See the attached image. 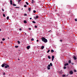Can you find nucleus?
I'll return each mask as SVG.
<instances>
[{
	"instance_id": "nucleus-14",
	"label": "nucleus",
	"mask_w": 77,
	"mask_h": 77,
	"mask_svg": "<svg viewBox=\"0 0 77 77\" xmlns=\"http://www.w3.org/2000/svg\"><path fill=\"white\" fill-rule=\"evenodd\" d=\"M71 60H69V61L68 63H69V64H70V63H71Z\"/></svg>"
},
{
	"instance_id": "nucleus-13",
	"label": "nucleus",
	"mask_w": 77,
	"mask_h": 77,
	"mask_svg": "<svg viewBox=\"0 0 77 77\" xmlns=\"http://www.w3.org/2000/svg\"><path fill=\"white\" fill-rule=\"evenodd\" d=\"M63 72H62V70H60V74H62V73Z\"/></svg>"
},
{
	"instance_id": "nucleus-17",
	"label": "nucleus",
	"mask_w": 77,
	"mask_h": 77,
	"mask_svg": "<svg viewBox=\"0 0 77 77\" xmlns=\"http://www.w3.org/2000/svg\"><path fill=\"white\" fill-rule=\"evenodd\" d=\"M51 53H53L54 52V50H51Z\"/></svg>"
},
{
	"instance_id": "nucleus-49",
	"label": "nucleus",
	"mask_w": 77,
	"mask_h": 77,
	"mask_svg": "<svg viewBox=\"0 0 77 77\" xmlns=\"http://www.w3.org/2000/svg\"><path fill=\"white\" fill-rule=\"evenodd\" d=\"M26 15H27V14H25V16H26Z\"/></svg>"
},
{
	"instance_id": "nucleus-47",
	"label": "nucleus",
	"mask_w": 77,
	"mask_h": 77,
	"mask_svg": "<svg viewBox=\"0 0 77 77\" xmlns=\"http://www.w3.org/2000/svg\"><path fill=\"white\" fill-rule=\"evenodd\" d=\"M36 41H37V42H38L39 41V40H37Z\"/></svg>"
},
{
	"instance_id": "nucleus-27",
	"label": "nucleus",
	"mask_w": 77,
	"mask_h": 77,
	"mask_svg": "<svg viewBox=\"0 0 77 77\" xmlns=\"http://www.w3.org/2000/svg\"><path fill=\"white\" fill-rule=\"evenodd\" d=\"M35 28H38V26H37L35 25Z\"/></svg>"
},
{
	"instance_id": "nucleus-23",
	"label": "nucleus",
	"mask_w": 77,
	"mask_h": 77,
	"mask_svg": "<svg viewBox=\"0 0 77 77\" xmlns=\"http://www.w3.org/2000/svg\"><path fill=\"white\" fill-rule=\"evenodd\" d=\"M13 6H17V5L15 4H13Z\"/></svg>"
},
{
	"instance_id": "nucleus-59",
	"label": "nucleus",
	"mask_w": 77,
	"mask_h": 77,
	"mask_svg": "<svg viewBox=\"0 0 77 77\" xmlns=\"http://www.w3.org/2000/svg\"><path fill=\"white\" fill-rule=\"evenodd\" d=\"M34 0H32V1H33Z\"/></svg>"
},
{
	"instance_id": "nucleus-57",
	"label": "nucleus",
	"mask_w": 77,
	"mask_h": 77,
	"mask_svg": "<svg viewBox=\"0 0 77 77\" xmlns=\"http://www.w3.org/2000/svg\"><path fill=\"white\" fill-rule=\"evenodd\" d=\"M0 31H1V29H0Z\"/></svg>"
},
{
	"instance_id": "nucleus-56",
	"label": "nucleus",
	"mask_w": 77,
	"mask_h": 77,
	"mask_svg": "<svg viewBox=\"0 0 77 77\" xmlns=\"http://www.w3.org/2000/svg\"><path fill=\"white\" fill-rule=\"evenodd\" d=\"M19 1H21V0H19Z\"/></svg>"
},
{
	"instance_id": "nucleus-34",
	"label": "nucleus",
	"mask_w": 77,
	"mask_h": 77,
	"mask_svg": "<svg viewBox=\"0 0 77 77\" xmlns=\"http://www.w3.org/2000/svg\"><path fill=\"white\" fill-rule=\"evenodd\" d=\"M2 41H5V39L3 38L2 39Z\"/></svg>"
},
{
	"instance_id": "nucleus-16",
	"label": "nucleus",
	"mask_w": 77,
	"mask_h": 77,
	"mask_svg": "<svg viewBox=\"0 0 77 77\" xmlns=\"http://www.w3.org/2000/svg\"><path fill=\"white\" fill-rule=\"evenodd\" d=\"M17 43L18 44H20V42L19 41H17Z\"/></svg>"
},
{
	"instance_id": "nucleus-20",
	"label": "nucleus",
	"mask_w": 77,
	"mask_h": 77,
	"mask_svg": "<svg viewBox=\"0 0 77 77\" xmlns=\"http://www.w3.org/2000/svg\"><path fill=\"white\" fill-rule=\"evenodd\" d=\"M26 3L27 5H29V3L27 2H26Z\"/></svg>"
},
{
	"instance_id": "nucleus-32",
	"label": "nucleus",
	"mask_w": 77,
	"mask_h": 77,
	"mask_svg": "<svg viewBox=\"0 0 77 77\" xmlns=\"http://www.w3.org/2000/svg\"><path fill=\"white\" fill-rule=\"evenodd\" d=\"M38 17H38V16H36V18H38Z\"/></svg>"
},
{
	"instance_id": "nucleus-15",
	"label": "nucleus",
	"mask_w": 77,
	"mask_h": 77,
	"mask_svg": "<svg viewBox=\"0 0 77 77\" xmlns=\"http://www.w3.org/2000/svg\"><path fill=\"white\" fill-rule=\"evenodd\" d=\"M24 23H25V24H26V23H27V21H26V20H24Z\"/></svg>"
},
{
	"instance_id": "nucleus-35",
	"label": "nucleus",
	"mask_w": 77,
	"mask_h": 77,
	"mask_svg": "<svg viewBox=\"0 0 77 77\" xmlns=\"http://www.w3.org/2000/svg\"><path fill=\"white\" fill-rule=\"evenodd\" d=\"M31 40L32 41H34V39L33 38H32L31 39Z\"/></svg>"
},
{
	"instance_id": "nucleus-11",
	"label": "nucleus",
	"mask_w": 77,
	"mask_h": 77,
	"mask_svg": "<svg viewBox=\"0 0 77 77\" xmlns=\"http://www.w3.org/2000/svg\"><path fill=\"white\" fill-rule=\"evenodd\" d=\"M44 48V46H42L41 47V49H42V50H43Z\"/></svg>"
},
{
	"instance_id": "nucleus-1",
	"label": "nucleus",
	"mask_w": 77,
	"mask_h": 77,
	"mask_svg": "<svg viewBox=\"0 0 77 77\" xmlns=\"http://www.w3.org/2000/svg\"><path fill=\"white\" fill-rule=\"evenodd\" d=\"M42 42H45V43L47 42L48 41L47 39L44 37L42 38Z\"/></svg>"
},
{
	"instance_id": "nucleus-6",
	"label": "nucleus",
	"mask_w": 77,
	"mask_h": 77,
	"mask_svg": "<svg viewBox=\"0 0 77 77\" xmlns=\"http://www.w3.org/2000/svg\"><path fill=\"white\" fill-rule=\"evenodd\" d=\"M9 65H7V66H5V68H9Z\"/></svg>"
},
{
	"instance_id": "nucleus-30",
	"label": "nucleus",
	"mask_w": 77,
	"mask_h": 77,
	"mask_svg": "<svg viewBox=\"0 0 77 77\" xmlns=\"http://www.w3.org/2000/svg\"><path fill=\"white\" fill-rule=\"evenodd\" d=\"M9 17L8 16L7 17V20H9Z\"/></svg>"
},
{
	"instance_id": "nucleus-22",
	"label": "nucleus",
	"mask_w": 77,
	"mask_h": 77,
	"mask_svg": "<svg viewBox=\"0 0 77 77\" xmlns=\"http://www.w3.org/2000/svg\"><path fill=\"white\" fill-rule=\"evenodd\" d=\"M63 77H66V75H62Z\"/></svg>"
},
{
	"instance_id": "nucleus-10",
	"label": "nucleus",
	"mask_w": 77,
	"mask_h": 77,
	"mask_svg": "<svg viewBox=\"0 0 77 77\" xmlns=\"http://www.w3.org/2000/svg\"><path fill=\"white\" fill-rule=\"evenodd\" d=\"M10 4L11 5H12V0H10Z\"/></svg>"
},
{
	"instance_id": "nucleus-53",
	"label": "nucleus",
	"mask_w": 77,
	"mask_h": 77,
	"mask_svg": "<svg viewBox=\"0 0 77 77\" xmlns=\"http://www.w3.org/2000/svg\"><path fill=\"white\" fill-rule=\"evenodd\" d=\"M5 75V73H4V75Z\"/></svg>"
},
{
	"instance_id": "nucleus-54",
	"label": "nucleus",
	"mask_w": 77,
	"mask_h": 77,
	"mask_svg": "<svg viewBox=\"0 0 77 77\" xmlns=\"http://www.w3.org/2000/svg\"><path fill=\"white\" fill-rule=\"evenodd\" d=\"M23 10V8H22V10Z\"/></svg>"
},
{
	"instance_id": "nucleus-36",
	"label": "nucleus",
	"mask_w": 77,
	"mask_h": 77,
	"mask_svg": "<svg viewBox=\"0 0 77 77\" xmlns=\"http://www.w3.org/2000/svg\"><path fill=\"white\" fill-rule=\"evenodd\" d=\"M75 21H77V19H75Z\"/></svg>"
},
{
	"instance_id": "nucleus-3",
	"label": "nucleus",
	"mask_w": 77,
	"mask_h": 77,
	"mask_svg": "<svg viewBox=\"0 0 77 77\" xmlns=\"http://www.w3.org/2000/svg\"><path fill=\"white\" fill-rule=\"evenodd\" d=\"M69 73L70 74H71V75H72V74H73V72H72V70L70 71L69 72Z\"/></svg>"
},
{
	"instance_id": "nucleus-9",
	"label": "nucleus",
	"mask_w": 77,
	"mask_h": 77,
	"mask_svg": "<svg viewBox=\"0 0 77 77\" xmlns=\"http://www.w3.org/2000/svg\"><path fill=\"white\" fill-rule=\"evenodd\" d=\"M69 65L68 63H66L64 64V66H67V65Z\"/></svg>"
},
{
	"instance_id": "nucleus-46",
	"label": "nucleus",
	"mask_w": 77,
	"mask_h": 77,
	"mask_svg": "<svg viewBox=\"0 0 77 77\" xmlns=\"http://www.w3.org/2000/svg\"><path fill=\"white\" fill-rule=\"evenodd\" d=\"M68 75H66V77H68Z\"/></svg>"
},
{
	"instance_id": "nucleus-26",
	"label": "nucleus",
	"mask_w": 77,
	"mask_h": 77,
	"mask_svg": "<svg viewBox=\"0 0 77 77\" xmlns=\"http://www.w3.org/2000/svg\"><path fill=\"white\" fill-rule=\"evenodd\" d=\"M32 23H34V24H35L36 23V22L35 21H32Z\"/></svg>"
},
{
	"instance_id": "nucleus-29",
	"label": "nucleus",
	"mask_w": 77,
	"mask_h": 77,
	"mask_svg": "<svg viewBox=\"0 0 77 77\" xmlns=\"http://www.w3.org/2000/svg\"><path fill=\"white\" fill-rule=\"evenodd\" d=\"M33 12L34 13H36V11H35V10H33Z\"/></svg>"
},
{
	"instance_id": "nucleus-19",
	"label": "nucleus",
	"mask_w": 77,
	"mask_h": 77,
	"mask_svg": "<svg viewBox=\"0 0 77 77\" xmlns=\"http://www.w3.org/2000/svg\"><path fill=\"white\" fill-rule=\"evenodd\" d=\"M48 59H51V57H50V56H48Z\"/></svg>"
},
{
	"instance_id": "nucleus-52",
	"label": "nucleus",
	"mask_w": 77,
	"mask_h": 77,
	"mask_svg": "<svg viewBox=\"0 0 77 77\" xmlns=\"http://www.w3.org/2000/svg\"><path fill=\"white\" fill-rule=\"evenodd\" d=\"M51 30L49 31H48V32H51Z\"/></svg>"
},
{
	"instance_id": "nucleus-55",
	"label": "nucleus",
	"mask_w": 77,
	"mask_h": 77,
	"mask_svg": "<svg viewBox=\"0 0 77 77\" xmlns=\"http://www.w3.org/2000/svg\"><path fill=\"white\" fill-rule=\"evenodd\" d=\"M25 35H26V33H25Z\"/></svg>"
},
{
	"instance_id": "nucleus-18",
	"label": "nucleus",
	"mask_w": 77,
	"mask_h": 77,
	"mask_svg": "<svg viewBox=\"0 0 77 77\" xmlns=\"http://www.w3.org/2000/svg\"><path fill=\"white\" fill-rule=\"evenodd\" d=\"M54 56L53 55L52 57V59H54Z\"/></svg>"
},
{
	"instance_id": "nucleus-41",
	"label": "nucleus",
	"mask_w": 77,
	"mask_h": 77,
	"mask_svg": "<svg viewBox=\"0 0 77 77\" xmlns=\"http://www.w3.org/2000/svg\"><path fill=\"white\" fill-rule=\"evenodd\" d=\"M15 8H20L18 7H15Z\"/></svg>"
},
{
	"instance_id": "nucleus-4",
	"label": "nucleus",
	"mask_w": 77,
	"mask_h": 77,
	"mask_svg": "<svg viewBox=\"0 0 77 77\" xmlns=\"http://www.w3.org/2000/svg\"><path fill=\"white\" fill-rule=\"evenodd\" d=\"M31 9H32V8L31 7L29 8L28 9V11H29V12H30Z\"/></svg>"
},
{
	"instance_id": "nucleus-39",
	"label": "nucleus",
	"mask_w": 77,
	"mask_h": 77,
	"mask_svg": "<svg viewBox=\"0 0 77 77\" xmlns=\"http://www.w3.org/2000/svg\"><path fill=\"white\" fill-rule=\"evenodd\" d=\"M2 12H4V11H5V10H4L3 9H2Z\"/></svg>"
},
{
	"instance_id": "nucleus-50",
	"label": "nucleus",
	"mask_w": 77,
	"mask_h": 77,
	"mask_svg": "<svg viewBox=\"0 0 77 77\" xmlns=\"http://www.w3.org/2000/svg\"><path fill=\"white\" fill-rule=\"evenodd\" d=\"M30 20H32V18L31 17H30V18H29Z\"/></svg>"
},
{
	"instance_id": "nucleus-58",
	"label": "nucleus",
	"mask_w": 77,
	"mask_h": 77,
	"mask_svg": "<svg viewBox=\"0 0 77 77\" xmlns=\"http://www.w3.org/2000/svg\"><path fill=\"white\" fill-rule=\"evenodd\" d=\"M8 38V39H9V38Z\"/></svg>"
},
{
	"instance_id": "nucleus-21",
	"label": "nucleus",
	"mask_w": 77,
	"mask_h": 77,
	"mask_svg": "<svg viewBox=\"0 0 77 77\" xmlns=\"http://www.w3.org/2000/svg\"><path fill=\"white\" fill-rule=\"evenodd\" d=\"M50 50H48V51L47 52V53H49V52H50Z\"/></svg>"
},
{
	"instance_id": "nucleus-44",
	"label": "nucleus",
	"mask_w": 77,
	"mask_h": 77,
	"mask_svg": "<svg viewBox=\"0 0 77 77\" xmlns=\"http://www.w3.org/2000/svg\"><path fill=\"white\" fill-rule=\"evenodd\" d=\"M19 30L20 31H21V29H19Z\"/></svg>"
},
{
	"instance_id": "nucleus-51",
	"label": "nucleus",
	"mask_w": 77,
	"mask_h": 77,
	"mask_svg": "<svg viewBox=\"0 0 77 77\" xmlns=\"http://www.w3.org/2000/svg\"><path fill=\"white\" fill-rule=\"evenodd\" d=\"M18 60H20V59L18 58Z\"/></svg>"
},
{
	"instance_id": "nucleus-12",
	"label": "nucleus",
	"mask_w": 77,
	"mask_h": 77,
	"mask_svg": "<svg viewBox=\"0 0 77 77\" xmlns=\"http://www.w3.org/2000/svg\"><path fill=\"white\" fill-rule=\"evenodd\" d=\"M50 66H53V64H52V63H50Z\"/></svg>"
},
{
	"instance_id": "nucleus-37",
	"label": "nucleus",
	"mask_w": 77,
	"mask_h": 77,
	"mask_svg": "<svg viewBox=\"0 0 77 77\" xmlns=\"http://www.w3.org/2000/svg\"><path fill=\"white\" fill-rule=\"evenodd\" d=\"M60 42H62L63 41H62V40H60Z\"/></svg>"
},
{
	"instance_id": "nucleus-38",
	"label": "nucleus",
	"mask_w": 77,
	"mask_h": 77,
	"mask_svg": "<svg viewBox=\"0 0 77 77\" xmlns=\"http://www.w3.org/2000/svg\"><path fill=\"white\" fill-rule=\"evenodd\" d=\"M77 71H76V70H74V72H76Z\"/></svg>"
},
{
	"instance_id": "nucleus-24",
	"label": "nucleus",
	"mask_w": 77,
	"mask_h": 77,
	"mask_svg": "<svg viewBox=\"0 0 77 77\" xmlns=\"http://www.w3.org/2000/svg\"><path fill=\"white\" fill-rule=\"evenodd\" d=\"M3 17H6L5 14H3Z\"/></svg>"
},
{
	"instance_id": "nucleus-2",
	"label": "nucleus",
	"mask_w": 77,
	"mask_h": 77,
	"mask_svg": "<svg viewBox=\"0 0 77 77\" xmlns=\"http://www.w3.org/2000/svg\"><path fill=\"white\" fill-rule=\"evenodd\" d=\"M46 67L48 70H50V64L48 65Z\"/></svg>"
},
{
	"instance_id": "nucleus-7",
	"label": "nucleus",
	"mask_w": 77,
	"mask_h": 77,
	"mask_svg": "<svg viewBox=\"0 0 77 77\" xmlns=\"http://www.w3.org/2000/svg\"><path fill=\"white\" fill-rule=\"evenodd\" d=\"M73 58L74 60H76V59H77V57H76L75 56L73 57Z\"/></svg>"
},
{
	"instance_id": "nucleus-28",
	"label": "nucleus",
	"mask_w": 77,
	"mask_h": 77,
	"mask_svg": "<svg viewBox=\"0 0 77 77\" xmlns=\"http://www.w3.org/2000/svg\"><path fill=\"white\" fill-rule=\"evenodd\" d=\"M66 66H64L63 67V69H66Z\"/></svg>"
},
{
	"instance_id": "nucleus-8",
	"label": "nucleus",
	"mask_w": 77,
	"mask_h": 77,
	"mask_svg": "<svg viewBox=\"0 0 77 77\" xmlns=\"http://www.w3.org/2000/svg\"><path fill=\"white\" fill-rule=\"evenodd\" d=\"M5 65H6V64L4 63V64H3L2 65V67H4L5 66Z\"/></svg>"
},
{
	"instance_id": "nucleus-25",
	"label": "nucleus",
	"mask_w": 77,
	"mask_h": 77,
	"mask_svg": "<svg viewBox=\"0 0 77 77\" xmlns=\"http://www.w3.org/2000/svg\"><path fill=\"white\" fill-rule=\"evenodd\" d=\"M15 48H18V46H15Z\"/></svg>"
},
{
	"instance_id": "nucleus-33",
	"label": "nucleus",
	"mask_w": 77,
	"mask_h": 77,
	"mask_svg": "<svg viewBox=\"0 0 77 77\" xmlns=\"http://www.w3.org/2000/svg\"><path fill=\"white\" fill-rule=\"evenodd\" d=\"M34 2H33V1H32V4H34Z\"/></svg>"
},
{
	"instance_id": "nucleus-45",
	"label": "nucleus",
	"mask_w": 77,
	"mask_h": 77,
	"mask_svg": "<svg viewBox=\"0 0 77 77\" xmlns=\"http://www.w3.org/2000/svg\"><path fill=\"white\" fill-rule=\"evenodd\" d=\"M72 65H74V63H71Z\"/></svg>"
},
{
	"instance_id": "nucleus-43",
	"label": "nucleus",
	"mask_w": 77,
	"mask_h": 77,
	"mask_svg": "<svg viewBox=\"0 0 77 77\" xmlns=\"http://www.w3.org/2000/svg\"><path fill=\"white\" fill-rule=\"evenodd\" d=\"M53 60H54V59L52 58V61H53Z\"/></svg>"
},
{
	"instance_id": "nucleus-48",
	"label": "nucleus",
	"mask_w": 77,
	"mask_h": 77,
	"mask_svg": "<svg viewBox=\"0 0 77 77\" xmlns=\"http://www.w3.org/2000/svg\"><path fill=\"white\" fill-rule=\"evenodd\" d=\"M1 44H3V42H1Z\"/></svg>"
},
{
	"instance_id": "nucleus-31",
	"label": "nucleus",
	"mask_w": 77,
	"mask_h": 77,
	"mask_svg": "<svg viewBox=\"0 0 77 77\" xmlns=\"http://www.w3.org/2000/svg\"><path fill=\"white\" fill-rule=\"evenodd\" d=\"M24 6L25 7V8H26V7H27V6L26 5H24Z\"/></svg>"
},
{
	"instance_id": "nucleus-40",
	"label": "nucleus",
	"mask_w": 77,
	"mask_h": 77,
	"mask_svg": "<svg viewBox=\"0 0 77 77\" xmlns=\"http://www.w3.org/2000/svg\"><path fill=\"white\" fill-rule=\"evenodd\" d=\"M20 1H18V3H20Z\"/></svg>"
},
{
	"instance_id": "nucleus-60",
	"label": "nucleus",
	"mask_w": 77,
	"mask_h": 77,
	"mask_svg": "<svg viewBox=\"0 0 77 77\" xmlns=\"http://www.w3.org/2000/svg\"><path fill=\"white\" fill-rule=\"evenodd\" d=\"M34 18H35V17Z\"/></svg>"
},
{
	"instance_id": "nucleus-5",
	"label": "nucleus",
	"mask_w": 77,
	"mask_h": 77,
	"mask_svg": "<svg viewBox=\"0 0 77 77\" xmlns=\"http://www.w3.org/2000/svg\"><path fill=\"white\" fill-rule=\"evenodd\" d=\"M30 46H28L26 47V48L27 49V50H29V49L30 48Z\"/></svg>"
},
{
	"instance_id": "nucleus-42",
	"label": "nucleus",
	"mask_w": 77,
	"mask_h": 77,
	"mask_svg": "<svg viewBox=\"0 0 77 77\" xmlns=\"http://www.w3.org/2000/svg\"><path fill=\"white\" fill-rule=\"evenodd\" d=\"M28 29L29 30H31V28H29Z\"/></svg>"
}]
</instances>
